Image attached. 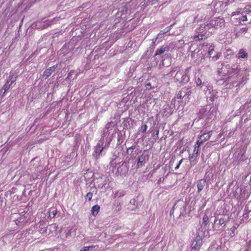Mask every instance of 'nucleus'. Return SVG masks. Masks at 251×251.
Segmentation results:
<instances>
[{
  "label": "nucleus",
  "instance_id": "nucleus-3",
  "mask_svg": "<svg viewBox=\"0 0 251 251\" xmlns=\"http://www.w3.org/2000/svg\"><path fill=\"white\" fill-rule=\"evenodd\" d=\"M210 26H207V25H201L195 30V34L193 36L195 41H200L201 40H205L209 36L207 33V30L209 29Z\"/></svg>",
  "mask_w": 251,
  "mask_h": 251
},
{
  "label": "nucleus",
  "instance_id": "nucleus-32",
  "mask_svg": "<svg viewBox=\"0 0 251 251\" xmlns=\"http://www.w3.org/2000/svg\"><path fill=\"white\" fill-rule=\"evenodd\" d=\"M58 211L56 209H52V211H50V215L49 216L51 218H53L56 216V214L57 213Z\"/></svg>",
  "mask_w": 251,
  "mask_h": 251
},
{
  "label": "nucleus",
  "instance_id": "nucleus-24",
  "mask_svg": "<svg viewBox=\"0 0 251 251\" xmlns=\"http://www.w3.org/2000/svg\"><path fill=\"white\" fill-rule=\"evenodd\" d=\"M110 125V123L106 124L105 127L103 128V130L101 133V138L100 140L102 141V138H103L104 137H105L106 136H107L109 134L108 128H109Z\"/></svg>",
  "mask_w": 251,
  "mask_h": 251
},
{
  "label": "nucleus",
  "instance_id": "nucleus-36",
  "mask_svg": "<svg viewBox=\"0 0 251 251\" xmlns=\"http://www.w3.org/2000/svg\"><path fill=\"white\" fill-rule=\"evenodd\" d=\"M204 142V141H201V140H200V139L199 140H198L197 142H196V147H195V148H197L199 150V148L200 147V146L203 144V143Z\"/></svg>",
  "mask_w": 251,
  "mask_h": 251
},
{
  "label": "nucleus",
  "instance_id": "nucleus-34",
  "mask_svg": "<svg viewBox=\"0 0 251 251\" xmlns=\"http://www.w3.org/2000/svg\"><path fill=\"white\" fill-rule=\"evenodd\" d=\"M238 55L239 58H244L247 56V53L241 50L239 51Z\"/></svg>",
  "mask_w": 251,
  "mask_h": 251
},
{
  "label": "nucleus",
  "instance_id": "nucleus-5",
  "mask_svg": "<svg viewBox=\"0 0 251 251\" xmlns=\"http://www.w3.org/2000/svg\"><path fill=\"white\" fill-rule=\"evenodd\" d=\"M75 48V44L73 41H71L69 43L65 44L61 49L58 51L59 55H65Z\"/></svg>",
  "mask_w": 251,
  "mask_h": 251
},
{
  "label": "nucleus",
  "instance_id": "nucleus-58",
  "mask_svg": "<svg viewBox=\"0 0 251 251\" xmlns=\"http://www.w3.org/2000/svg\"><path fill=\"white\" fill-rule=\"evenodd\" d=\"M109 143H110V141H109V142H108V143H107V147L109 146Z\"/></svg>",
  "mask_w": 251,
  "mask_h": 251
},
{
  "label": "nucleus",
  "instance_id": "nucleus-9",
  "mask_svg": "<svg viewBox=\"0 0 251 251\" xmlns=\"http://www.w3.org/2000/svg\"><path fill=\"white\" fill-rule=\"evenodd\" d=\"M102 144V141L100 140L95 148V150L93 153V155L96 159H98L99 157L101 155L103 150L106 148V144H105L104 147H101Z\"/></svg>",
  "mask_w": 251,
  "mask_h": 251
},
{
  "label": "nucleus",
  "instance_id": "nucleus-40",
  "mask_svg": "<svg viewBox=\"0 0 251 251\" xmlns=\"http://www.w3.org/2000/svg\"><path fill=\"white\" fill-rule=\"evenodd\" d=\"M220 54L219 53H217L215 55H213L212 57V58L213 60L215 61L218 60L220 57Z\"/></svg>",
  "mask_w": 251,
  "mask_h": 251
},
{
  "label": "nucleus",
  "instance_id": "nucleus-38",
  "mask_svg": "<svg viewBox=\"0 0 251 251\" xmlns=\"http://www.w3.org/2000/svg\"><path fill=\"white\" fill-rule=\"evenodd\" d=\"M248 21H249V23H251V11H250L246 13Z\"/></svg>",
  "mask_w": 251,
  "mask_h": 251
},
{
  "label": "nucleus",
  "instance_id": "nucleus-8",
  "mask_svg": "<svg viewBox=\"0 0 251 251\" xmlns=\"http://www.w3.org/2000/svg\"><path fill=\"white\" fill-rule=\"evenodd\" d=\"M149 155L144 151V152L138 156L137 159V167L140 168L143 166L149 160Z\"/></svg>",
  "mask_w": 251,
  "mask_h": 251
},
{
  "label": "nucleus",
  "instance_id": "nucleus-51",
  "mask_svg": "<svg viewBox=\"0 0 251 251\" xmlns=\"http://www.w3.org/2000/svg\"><path fill=\"white\" fill-rule=\"evenodd\" d=\"M179 166H180L179 164H178L175 167V169L176 170H177L179 168Z\"/></svg>",
  "mask_w": 251,
  "mask_h": 251
},
{
  "label": "nucleus",
  "instance_id": "nucleus-54",
  "mask_svg": "<svg viewBox=\"0 0 251 251\" xmlns=\"http://www.w3.org/2000/svg\"><path fill=\"white\" fill-rule=\"evenodd\" d=\"M248 216V214H245V213L244 214L243 216L244 218L247 217Z\"/></svg>",
  "mask_w": 251,
  "mask_h": 251
},
{
  "label": "nucleus",
  "instance_id": "nucleus-45",
  "mask_svg": "<svg viewBox=\"0 0 251 251\" xmlns=\"http://www.w3.org/2000/svg\"><path fill=\"white\" fill-rule=\"evenodd\" d=\"M251 211V210L250 209H249V208H247V206H246L245 208V214H248V213L249 212H250Z\"/></svg>",
  "mask_w": 251,
  "mask_h": 251
},
{
  "label": "nucleus",
  "instance_id": "nucleus-37",
  "mask_svg": "<svg viewBox=\"0 0 251 251\" xmlns=\"http://www.w3.org/2000/svg\"><path fill=\"white\" fill-rule=\"evenodd\" d=\"M203 220V224H204L205 226H206L207 224V222L208 220V217L207 215H205L202 219Z\"/></svg>",
  "mask_w": 251,
  "mask_h": 251
},
{
  "label": "nucleus",
  "instance_id": "nucleus-27",
  "mask_svg": "<svg viewBox=\"0 0 251 251\" xmlns=\"http://www.w3.org/2000/svg\"><path fill=\"white\" fill-rule=\"evenodd\" d=\"M136 203H137V201H136V199H131L129 201V205L128 208L131 210L134 209H135L134 207H130V205H132L133 206H136Z\"/></svg>",
  "mask_w": 251,
  "mask_h": 251
},
{
  "label": "nucleus",
  "instance_id": "nucleus-14",
  "mask_svg": "<svg viewBox=\"0 0 251 251\" xmlns=\"http://www.w3.org/2000/svg\"><path fill=\"white\" fill-rule=\"evenodd\" d=\"M56 66L54 65L52 67L46 69L43 75V77H45V78H47L49 76H50L51 74L55 71Z\"/></svg>",
  "mask_w": 251,
  "mask_h": 251
},
{
  "label": "nucleus",
  "instance_id": "nucleus-16",
  "mask_svg": "<svg viewBox=\"0 0 251 251\" xmlns=\"http://www.w3.org/2000/svg\"><path fill=\"white\" fill-rule=\"evenodd\" d=\"M178 202V207L177 210H179V218H180L181 216H183L186 212V205L185 204H184L182 203L181 204H179V202Z\"/></svg>",
  "mask_w": 251,
  "mask_h": 251
},
{
  "label": "nucleus",
  "instance_id": "nucleus-4",
  "mask_svg": "<svg viewBox=\"0 0 251 251\" xmlns=\"http://www.w3.org/2000/svg\"><path fill=\"white\" fill-rule=\"evenodd\" d=\"M58 20V18H55L51 20H47L43 21H37L35 24H33L32 26V28L42 30L51 25L52 23H54V21L56 22Z\"/></svg>",
  "mask_w": 251,
  "mask_h": 251
},
{
  "label": "nucleus",
  "instance_id": "nucleus-41",
  "mask_svg": "<svg viewBox=\"0 0 251 251\" xmlns=\"http://www.w3.org/2000/svg\"><path fill=\"white\" fill-rule=\"evenodd\" d=\"M141 128L143 132H145L147 129V126L146 125H143L142 126Z\"/></svg>",
  "mask_w": 251,
  "mask_h": 251
},
{
  "label": "nucleus",
  "instance_id": "nucleus-52",
  "mask_svg": "<svg viewBox=\"0 0 251 251\" xmlns=\"http://www.w3.org/2000/svg\"><path fill=\"white\" fill-rule=\"evenodd\" d=\"M183 160H184V159H183V158H182V159H181L179 161V163H178V164H179V165H180V164L182 163V162H183Z\"/></svg>",
  "mask_w": 251,
  "mask_h": 251
},
{
  "label": "nucleus",
  "instance_id": "nucleus-2",
  "mask_svg": "<svg viewBox=\"0 0 251 251\" xmlns=\"http://www.w3.org/2000/svg\"><path fill=\"white\" fill-rule=\"evenodd\" d=\"M205 229L202 227L197 230L196 237L192 243V250L199 251L202 244V238L204 236Z\"/></svg>",
  "mask_w": 251,
  "mask_h": 251
},
{
  "label": "nucleus",
  "instance_id": "nucleus-56",
  "mask_svg": "<svg viewBox=\"0 0 251 251\" xmlns=\"http://www.w3.org/2000/svg\"><path fill=\"white\" fill-rule=\"evenodd\" d=\"M205 82H208L207 81H202L201 83V86H202V83H205Z\"/></svg>",
  "mask_w": 251,
  "mask_h": 251
},
{
  "label": "nucleus",
  "instance_id": "nucleus-46",
  "mask_svg": "<svg viewBox=\"0 0 251 251\" xmlns=\"http://www.w3.org/2000/svg\"><path fill=\"white\" fill-rule=\"evenodd\" d=\"M248 30L247 28H242L240 29V31L241 33L246 32Z\"/></svg>",
  "mask_w": 251,
  "mask_h": 251
},
{
  "label": "nucleus",
  "instance_id": "nucleus-30",
  "mask_svg": "<svg viewBox=\"0 0 251 251\" xmlns=\"http://www.w3.org/2000/svg\"><path fill=\"white\" fill-rule=\"evenodd\" d=\"M17 76H14V75L13 74H10L8 79L7 81H10V83H11V84H12L16 80Z\"/></svg>",
  "mask_w": 251,
  "mask_h": 251
},
{
  "label": "nucleus",
  "instance_id": "nucleus-57",
  "mask_svg": "<svg viewBox=\"0 0 251 251\" xmlns=\"http://www.w3.org/2000/svg\"><path fill=\"white\" fill-rule=\"evenodd\" d=\"M130 148H133V150H134L135 148V146H132L131 147H130Z\"/></svg>",
  "mask_w": 251,
  "mask_h": 251
},
{
  "label": "nucleus",
  "instance_id": "nucleus-59",
  "mask_svg": "<svg viewBox=\"0 0 251 251\" xmlns=\"http://www.w3.org/2000/svg\"><path fill=\"white\" fill-rule=\"evenodd\" d=\"M103 186H100V185H99V187H102Z\"/></svg>",
  "mask_w": 251,
  "mask_h": 251
},
{
  "label": "nucleus",
  "instance_id": "nucleus-28",
  "mask_svg": "<svg viewBox=\"0 0 251 251\" xmlns=\"http://www.w3.org/2000/svg\"><path fill=\"white\" fill-rule=\"evenodd\" d=\"M95 247L94 245H91L87 247H84L80 249V251H92Z\"/></svg>",
  "mask_w": 251,
  "mask_h": 251
},
{
  "label": "nucleus",
  "instance_id": "nucleus-44",
  "mask_svg": "<svg viewBox=\"0 0 251 251\" xmlns=\"http://www.w3.org/2000/svg\"><path fill=\"white\" fill-rule=\"evenodd\" d=\"M178 69H178V68L177 67H175L173 68L172 69V70H171V72H170V74H172V73L173 72H177L178 71Z\"/></svg>",
  "mask_w": 251,
  "mask_h": 251
},
{
  "label": "nucleus",
  "instance_id": "nucleus-48",
  "mask_svg": "<svg viewBox=\"0 0 251 251\" xmlns=\"http://www.w3.org/2000/svg\"><path fill=\"white\" fill-rule=\"evenodd\" d=\"M247 208H249L251 210V201H249L246 205Z\"/></svg>",
  "mask_w": 251,
  "mask_h": 251
},
{
  "label": "nucleus",
  "instance_id": "nucleus-50",
  "mask_svg": "<svg viewBox=\"0 0 251 251\" xmlns=\"http://www.w3.org/2000/svg\"><path fill=\"white\" fill-rule=\"evenodd\" d=\"M158 134H159V130H157L156 131V133H155V134L154 135V136H155L156 138H158Z\"/></svg>",
  "mask_w": 251,
  "mask_h": 251
},
{
  "label": "nucleus",
  "instance_id": "nucleus-47",
  "mask_svg": "<svg viewBox=\"0 0 251 251\" xmlns=\"http://www.w3.org/2000/svg\"><path fill=\"white\" fill-rule=\"evenodd\" d=\"M97 180H108L106 177L103 176L97 179Z\"/></svg>",
  "mask_w": 251,
  "mask_h": 251
},
{
  "label": "nucleus",
  "instance_id": "nucleus-1",
  "mask_svg": "<svg viewBox=\"0 0 251 251\" xmlns=\"http://www.w3.org/2000/svg\"><path fill=\"white\" fill-rule=\"evenodd\" d=\"M221 66L218 68V75L221 76L231 75L233 79H236L232 80L233 87L243 86L246 83L249 76V72L246 69L238 67L235 69L230 67L229 65H224L223 63Z\"/></svg>",
  "mask_w": 251,
  "mask_h": 251
},
{
  "label": "nucleus",
  "instance_id": "nucleus-26",
  "mask_svg": "<svg viewBox=\"0 0 251 251\" xmlns=\"http://www.w3.org/2000/svg\"><path fill=\"white\" fill-rule=\"evenodd\" d=\"M183 72L182 71H180L179 70L176 72L175 76V79L176 81L180 82V80L181 79V77L183 75Z\"/></svg>",
  "mask_w": 251,
  "mask_h": 251
},
{
  "label": "nucleus",
  "instance_id": "nucleus-10",
  "mask_svg": "<svg viewBox=\"0 0 251 251\" xmlns=\"http://www.w3.org/2000/svg\"><path fill=\"white\" fill-rule=\"evenodd\" d=\"M242 9H238V10L236 12H234L232 13V17H233L235 15H237L238 17H237L236 19H239V23L241 24H242V22H247L248 21L246 13L244 15L242 14V15H240V14H243V12L242 11Z\"/></svg>",
  "mask_w": 251,
  "mask_h": 251
},
{
  "label": "nucleus",
  "instance_id": "nucleus-53",
  "mask_svg": "<svg viewBox=\"0 0 251 251\" xmlns=\"http://www.w3.org/2000/svg\"><path fill=\"white\" fill-rule=\"evenodd\" d=\"M240 33H241V32H240V31H239L238 32H237V33L236 34V36H239V35H240Z\"/></svg>",
  "mask_w": 251,
  "mask_h": 251
},
{
  "label": "nucleus",
  "instance_id": "nucleus-55",
  "mask_svg": "<svg viewBox=\"0 0 251 251\" xmlns=\"http://www.w3.org/2000/svg\"><path fill=\"white\" fill-rule=\"evenodd\" d=\"M122 167H124L125 168L126 172L127 171V168L126 166H122Z\"/></svg>",
  "mask_w": 251,
  "mask_h": 251
},
{
  "label": "nucleus",
  "instance_id": "nucleus-6",
  "mask_svg": "<svg viewBox=\"0 0 251 251\" xmlns=\"http://www.w3.org/2000/svg\"><path fill=\"white\" fill-rule=\"evenodd\" d=\"M195 90L194 88L192 87H185L181 89L176 94V98L177 99H181L182 98L186 97L189 98V96L193 93V91Z\"/></svg>",
  "mask_w": 251,
  "mask_h": 251
},
{
  "label": "nucleus",
  "instance_id": "nucleus-49",
  "mask_svg": "<svg viewBox=\"0 0 251 251\" xmlns=\"http://www.w3.org/2000/svg\"><path fill=\"white\" fill-rule=\"evenodd\" d=\"M157 39H158V36H157L155 38L153 39L152 40V44H155V43L156 41V40H157Z\"/></svg>",
  "mask_w": 251,
  "mask_h": 251
},
{
  "label": "nucleus",
  "instance_id": "nucleus-17",
  "mask_svg": "<svg viewBox=\"0 0 251 251\" xmlns=\"http://www.w3.org/2000/svg\"><path fill=\"white\" fill-rule=\"evenodd\" d=\"M206 96L211 101H213L218 98L217 92L215 90H212L208 93Z\"/></svg>",
  "mask_w": 251,
  "mask_h": 251
},
{
  "label": "nucleus",
  "instance_id": "nucleus-42",
  "mask_svg": "<svg viewBox=\"0 0 251 251\" xmlns=\"http://www.w3.org/2000/svg\"><path fill=\"white\" fill-rule=\"evenodd\" d=\"M133 152L132 148L129 147L127 149V153L129 154H131Z\"/></svg>",
  "mask_w": 251,
  "mask_h": 251
},
{
  "label": "nucleus",
  "instance_id": "nucleus-29",
  "mask_svg": "<svg viewBox=\"0 0 251 251\" xmlns=\"http://www.w3.org/2000/svg\"><path fill=\"white\" fill-rule=\"evenodd\" d=\"M11 85V83H10V81H7L2 88L5 91V92H6L9 89Z\"/></svg>",
  "mask_w": 251,
  "mask_h": 251
},
{
  "label": "nucleus",
  "instance_id": "nucleus-31",
  "mask_svg": "<svg viewBox=\"0 0 251 251\" xmlns=\"http://www.w3.org/2000/svg\"><path fill=\"white\" fill-rule=\"evenodd\" d=\"M115 195L116 197H122L125 195V192L124 190H119L116 192Z\"/></svg>",
  "mask_w": 251,
  "mask_h": 251
},
{
  "label": "nucleus",
  "instance_id": "nucleus-13",
  "mask_svg": "<svg viewBox=\"0 0 251 251\" xmlns=\"http://www.w3.org/2000/svg\"><path fill=\"white\" fill-rule=\"evenodd\" d=\"M199 150L197 148H194L193 154L192 155H190L189 156V160L190 161L192 165H194L195 164V161L196 160L197 157L198 152Z\"/></svg>",
  "mask_w": 251,
  "mask_h": 251
},
{
  "label": "nucleus",
  "instance_id": "nucleus-21",
  "mask_svg": "<svg viewBox=\"0 0 251 251\" xmlns=\"http://www.w3.org/2000/svg\"><path fill=\"white\" fill-rule=\"evenodd\" d=\"M212 131H211L208 132V133L203 134L202 135L200 136V140L203 141L204 142L208 140L212 135Z\"/></svg>",
  "mask_w": 251,
  "mask_h": 251
},
{
  "label": "nucleus",
  "instance_id": "nucleus-43",
  "mask_svg": "<svg viewBox=\"0 0 251 251\" xmlns=\"http://www.w3.org/2000/svg\"><path fill=\"white\" fill-rule=\"evenodd\" d=\"M6 92H5V91L2 88H1L0 90V98L3 97Z\"/></svg>",
  "mask_w": 251,
  "mask_h": 251
},
{
  "label": "nucleus",
  "instance_id": "nucleus-23",
  "mask_svg": "<svg viewBox=\"0 0 251 251\" xmlns=\"http://www.w3.org/2000/svg\"><path fill=\"white\" fill-rule=\"evenodd\" d=\"M168 49V47L165 46H161L159 48H158L154 55V57H155L157 55H159L163 53L165 51H166Z\"/></svg>",
  "mask_w": 251,
  "mask_h": 251
},
{
  "label": "nucleus",
  "instance_id": "nucleus-11",
  "mask_svg": "<svg viewBox=\"0 0 251 251\" xmlns=\"http://www.w3.org/2000/svg\"><path fill=\"white\" fill-rule=\"evenodd\" d=\"M226 220L225 217H221L220 219H216L215 220L213 224V227L217 228L218 229H220V226H222L224 227L226 226Z\"/></svg>",
  "mask_w": 251,
  "mask_h": 251
},
{
  "label": "nucleus",
  "instance_id": "nucleus-19",
  "mask_svg": "<svg viewBox=\"0 0 251 251\" xmlns=\"http://www.w3.org/2000/svg\"><path fill=\"white\" fill-rule=\"evenodd\" d=\"M171 59L169 58H165L162 59L161 63L159 64V67L161 69L163 67H168L170 65Z\"/></svg>",
  "mask_w": 251,
  "mask_h": 251
},
{
  "label": "nucleus",
  "instance_id": "nucleus-22",
  "mask_svg": "<svg viewBox=\"0 0 251 251\" xmlns=\"http://www.w3.org/2000/svg\"><path fill=\"white\" fill-rule=\"evenodd\" d=\"M91 191L92 192H88L86 196H85V200L86 201H90L92 198L93 197V192H97V189L96 187H92L91 188Z\"/></svg>",
  "mask_w": 251,
  "mask_h": 251
},
{
  "label": "nucleus",
  "instance_id": "nucleus-33",
  "mask_svg": "<svg viewBox=\"0 0 251 251\" xmlns=\"http://www.w3.org/2000/svg\"><path fill=\"white\" fill-rule=\"evenodd\" d=\"M214 47L212 45H211L209 47V50H208V55L210 57L212 58V57L213 56L212 55H213V51H214Z\"/></svg>",
  "mask_w": 251,
  "mask_h": 251
},
{
  "label": "nucleus",
  "instance_id": "nucleus-18",
  "mask_svg": "<svg viewBox=\"0 0 251 251\" xmlns=\"http://www.w3.org/2000/svg\"><path fill=\"white\" fill-rule=\"evenodd\" d=\"M188 69H186L183 73L180 83L182 84H185L189 81V77L187 75Z\"/></svg>",
  "mask_w": 251,
  "mask_h": 251
},
{
  "label": "nucleus",
  "instance_id": "nucleus-15",
  "mask_svg": "<svg viewBox=\"0 0 251 251\" xmlns=\"http://www.w3.org/2000/svg\"><path fill=\"white\" fill-rule=\"evenodd\" d=\"M203 92H204L205 95H207V92H209L212 90V87L210 86H209V83L208 82L203 83L202 86H201L200 88Z\"/></svg>",
  "mask_w": 251,
  "mask_h": 251
},
{
  "label": "nucleus",
  "instance_id": "nucleus-12",
  "mask_svg": "<svg viewBox=\"0 0 251 251\" xmlns=\"http://www.w3.org/2000/svg\"><path fill=\"white\" fill-rule=\"evenodd\" d=\"M208 187V184H206V181L205 179H201L199 180L197 182V193H200V192L204 189L205 187Z\"/></svg>",
  "mask_w": 251,
  "mask_h": 251
},
{
  "label": "nucleus",
  "instance_id": "nucleus-20",
  "mask_svg": "<svg viewBox=\"0 0 251 251\" xmlns=\"http://www.w3.org/2000/svg\"><path fill=\"white\" fill-rule=\"evenodd\" d=\"M57 228V226L55 224H51L47 228L44 230V232H47L48 230H49V233H52L53 232H55L56 231Z\"/></svg>",
  "mask_w": 251,
  "mask_h": 251
},
{
  "label": "nucleus",
  "instance_id": "nucleus-25",
  "mask_svg": "<svg viewBox=\"0 0 251 251\" xmlns=\"http://www.w3.org/2000/svg\"><path fill=\"white\" fill-rule=\"evenodd\" d=\"M100 209V207L98 205L93 206L91 210L92 214L96 216L98 214Z\"/></svg>",
  "mask_w": 251,
  "mask_h": 251
},
{
  "label": "nucleus",
  "instance_id": "nucleus-7",
  "mask_svg": "<svg viewBox=\"0 0 251 251\" xmlns=\"http://www.w3.org/2000/svg\"><path fill=\"white\" fill-rule=\"evenodd\" d=\"M225 25V20L223 18H216L215 20H212L207 24V26L210 27L214 26L215 28H218L219 27H222Z\"/></svg>",
  "mask_w": 251,
  "mask_h": 251
},
{
  "label": "nucleus",
  "instance_id": "nucleus-39",
  "mask_svg": "<svg viewBox=\"0 0 251 251\" xmlns=\"http://www.w3.org/2000/svg\"><path fill=\"white\" fill-rule=\"evenodd\" d=\"M202 79L200 78V77H198L196 80V84H197V87H199L200 88L201 87V83L202 82Z\"/></svg>",
  "mask_w": 251,
  "mask_h": 251
},
{
  "label": "nucleus",
  "instance_id": "nucleus-35",
  "mask_svg": "<svg viewBox=\"0 0 251 251\" xmlns=\"http://www.w3.org/2000/svg\"><path fill=\"white\" fill-rule=\"evenodd\" d=\"M178 202L176 203L174 205V206H173V207L172 209L171 210V211H170V215H172V214H174V211H175V209H176V210H177V208H178Z\"/></svg>",
  "mask_w": 251,
  "mask_h": 251
}]
</instances>
